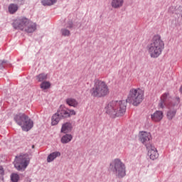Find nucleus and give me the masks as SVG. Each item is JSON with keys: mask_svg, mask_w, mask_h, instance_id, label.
Wrapping results in <instances>:
<instances>
[{"mask_svg": "<svg viewBox=\"0 0 182 182\" xmlns=\"http://www.w3.org/2000/svg\"><path fill=\"white\" fill-rule=\"evenodd\" d=\"M72 139H73L72 134H66L65 135L62 136L61 143H63V144H66L68 143H70V141H72Z\"/></svg>", "mask_w": 182, "mask_h": 182, "instance_id": "obj_19", "label": "nucleus"}, {"mask_svg": "<svg viewBox=\"0 0 182 182\" xmlns=\"http://www.w3.org/2000/svg\"><path fill=\"white\" fill-rule=\"evenodd\" d=\"M32 149H35V145H33V146H32Z\"/></svg>", "mask_w": 182, "mask_h": 182, "instance_id": "obj_31", "label": "nucleus"}, {"mask_svg": "<svg viewBox=\"0 0 182 182\" xmlns=\"http://www.w3.org/2000/svg\"><path fill=\"white\" fill-rule=\"evenodd\" d=\"M73 27V24L72 23H70V25L67 26V28H69L70 29Z\"/></svg>", "mask_w": 182, "mask_h": 182, "instance_id": "obj_29", "label": "nucleus"}, {"mask_svg": "<svg viewBox=\"0 0 182 182\" xmlns=\"http://www.w3.org/2000/svg\"><path fill=\"white\" fill-rule=\"evenodd\" d=\"M66 105L70 106L71 107H77L79 102L75 98L69 97L65 100Z\"/></svg>", "mask_w": 182, "mask_h": 182, "instance_id": "obj_16", "label": "nucleus"}, {"mask_svg": "<svg viewBox=\"0 0 182 182\" xmlns=\"http://www.w3.org/2000/svg\"><path fill=\"white\" fill-rule=\"evenodd\" d=\"M4 63H6V61H0V69H2L4 68Z\"/></svg>", "mask_w": 182, "mask_h": 182, "instance_id": "obj_27", "label": "nucleus"}, {"mask_svg": "<svg viewBox=\"0 0 182 182\" xmlns=\"http://www.w3.org/2000/svg\"><path fill=\"white\" fill-rule=\"evenodd\" d=\"M58 2V0H42L41 4L44 6H51V5H55Z\"/></svg>", "mask_w": 182, "mask_h": 182, "instance_id": "obj_20", "label": "nucleus"}, {"mask_svg": "<svg viewBox=\"0 0 182 182\" xmlns=\"http://www.w3.org/2000/svg\"><path fill=\"white\" fill-rule=\"evenodd\" d=\"M58 113H59L60 117H63L64 119L76 115V112L74 109H69L63 105H60Z\"/></svg>", "mask_w": 182, "mask_h": 182, "instance_id": "obj_10", "label": "nucleus"}, {"mask_svg": "<svg viewBox=\"0 0 182 182\" xmlns=\"http://www.w3.org/2000/svg\"><path fill=\"white\" fill-rule=\"evenodd\" d=\"M72 132V124L70 122H65L61 127V133H70Z\"/></svg>", "mask_w": 182, "mask_h": 182, "instance_id": "obj_15", "label": "nucleus"}, {"mask_svg": "<svg viewBox=\"0 0 182 182\" xmlns=\"http://www.w3.org/2000/svg\"><path fill=\"white\" fill-rule=\"evenodd\" d=\"M36 79L38 82H43L48 79V74L41 73L36 77Z\"/></svg>", "mask_w": 182, "mask_h": 182, "instance_id": "obj_22", "label": "nucleus"}, {"mask_svg": "<svg viewBox=\"0 0 182 182\" xmlns=\"http://www.w3.org/2000/svg\"><path fill=\"white\" fill-rule=\"evenodd\" d=\"M180 92L182 93V85L180 87Z\"/></svg>", "mask_w": 182, "mask_h": 182, "instance_id": "obj_30", "label": "nucleus"}, {"mask_svg": "<svg viewBox=\"0 0 182 182\" xmlns=\"http://www.w3.org/2000/svg\"><path fill=\"white\" fill-rule=\"evenodd\" d=\"M61 33L63 36H69L70 31L66 28H63L61 30Z\"/></svg>", "mask_w": 182, "mask_h": 182, "instance_id": "obj_26", "label": "nucleus"}, {"mask_svg": "<svg viewBox=\"0 0 182 182\" xmlns=\"http://www.w3.org/2000/svg\"><path fill=\"white\" fill-rule=\"evenodd\" d=\"M144 100V92L140 88H132L126 100L127 103H130L133 106H139Z\"/></svg>", "mask_w": 182, "mask_h": 182, "instance_id": "obj_6", "label": "nucleus"}, {"mask_svg": "<svg viewBox=\"0 0 182 182\" xmlns=\"http://www.w3.org/2000/svg\"><path fill=\"white\" fill-rule=\"evenodd\" d=\"M126 102L112 100L105 105V112L112 117H119L126 113Z\"/></svg>", "mask_w": 182, "mask_h": 182, "instance_id": "obj_1", "label": "nucleus"}, {"mask_svg": "<svg viewBox=\"0 0 182 182\" xmlns=\"http://www.w3.org/2000/svg\"><path fill=\"white\" fill-rule=\"evenodd\" d=\"M14 29H18L27 33H32L36 31V23L32 22L26 17H20L13 22Z\"/></svg>", "mask_w": 182, "mask_h": 182, "instance_id": "obj_3", "label": "nucleus"}, {"mask_svg": "<svg viewBox=\"0 0 182 182\" xmlns=\"http://www.w3.org/2000/svg\"><path fill=\"white\" fill-rule=\"evenodd\" d=\"M28 164H29V158L26 155H21L16 157V160L14 161V166L16 170H25L26 167H28Z\"/></svg>", "mask_w": 182, "mask_h": 182, "instance_id": "obj_9", "label": "nucleus"}, {"mask_svg": "<svg viewBox=\"0 0 182 182\" xmlns=\"http://www.w3.org/2000/svg\"><path fill=\"white\" fill-rule=\"evenodd\" d=\"M171 96H170L169 92H164L161 96L160 102L158 105L159 109H164L168 107V109H177L180 106L181 100L178 97H176L173 101H170Z\"/></svg>", "mask_w": 182, "mask_h": 182, "instance_id": "obj_5", "label": "nucleus"}, {"mask_svg": "<svg viewBox=\"0 0 182 182\" xmlns=\"http://www.w3.org/2000/svg\"><path fill=\"white\" fill-rule=\"evenodd\" d=\"M11 180L13 182H18V181H19V175H18V173H12L11 175Z\"/></svg>", "mask_w": 182, "mask_h": 182, "instance_id": "obj_25", "label": "nucleus"}, {"mask_svg": "<svg viewBox=\"0 0 182 182\" xmlns=\"http://www.w3.org/2000/svg\"><path fill=\"white\" fill-rule=\"evenodd\" d=\"M164 117V115L163 114V112L156 111L151 115V119L153 122H161Z\"/></svg>", "mask_w": 182, "mask_h": 182, "instance_id": "obj_13", "label": "nucleus"}, {"mask_svg": "<svg viewBox=\"0 0 182 182\" xmlns=\"http://www.w3.org/2000/svg\"><path fill=\"white\" fill-rule=\"evenodd\" d=\"M163 49H164V41L161 40V37L159 35L154 36L151 43L147 46L149 55L154 59L161 55Z\"/></svg>", "mask_w": 182, "mask_h": 182, "instance_id": "obj_2", "label": "nucleus"}, {"mask_svg": "<svg viewBox=\"0 0 182 182\" xmlns=\"http://www.w3.org/2000/svg\"><path fill=\"white\" fill-rule=\"evenodd\" d=\"M40 87L43 90H46L49 89V87H50V82L49 81H44L41 82V84L40 85Z\"/></svg>", "mask_w": 182, "mask_h": 182, "instance_id": "obj_24", "label": "nucleus"}, {"mask_svg": "<svg viewBox=\"0 0 182 182\" xmlns=\"http://www.w3.org/2000/svg\"><path fill=\"white\" fill-rule=\"evenodd\" d=\"M110 5L113 9H120L124 5V0H111Z\"/></svg>", "mask_w": 182, "mask_h": 182, "instance_id": "obj_14", "label": "nucleus"}, {"mask_svg": "<svg viewBox=\"0 0 182 182\" xmlns=\"http://www.w3.org/2000/svg\"><path fill=\"white\" fill-rule=\"evenodd\" d=\"M118 177H124L126 176V166L120 159H114L110 164Z\"/></svg>", "mask_w": 182, "mask_h": 182, "instance_id": "obj_8", "label": "nucleus"}, {"mask_svg": "<svg viewBox=\"0 0 182 182\" xmlns=\"http://www.w3.org/2000/svg\"><path fill=\"white\" fill-rule=\"evenodd\" d=\"M14 120L22 127L24 132H29L31 127H33V122L29 119V117L25 114H18L14 117Z\"/></svg>", "mask_w": 182, "mask_h": 182, "instance_id": "obj_7", "label": "nucleus"}, {"mask_svg": "<svg viewBox=\"0 0 182 182\" xmlns=\"http://www.w3.org/2000/svg\"><path fill=\"white\" fill-rule=\"evenodd\" d=\"M4 168L2 166H0V176H4Z\"/></svg>", "mask_w": 182, "mask_h": 182, "instance_id": "obj_28", "label": "nucleus"}, {"mask_svg": "<svg viewBox=\"0 0 182 182\" xmlns=\"http://www.w3.org/2000/svg\"><path fill=\"white\" fill-rule=\"evenodd\" d=\"M109 86L106 82L95 80L94 82V85L90 90V95L92 97H105L109 95Z\"/></svg>", "mask_w": 182, "mask_h": 182, "instance_id": "obj_4", "label": "nucleus"}, {"mask_svg": "<svg viewBox=\"0 0 182 182\" xmlns=\"http://www.w3.org/2000/svg\"><path fill=\"white\" fill-rule=\"evenodd\" d=\"M146 149L148 150V156H149L151 160L159 159V152H157V149L152 144L146 146Z\"/></svg>", "mask_w": 182, "mask_h": 182, "instance_id": "obj_12", "label": "nucleus"}, {"mask_svg": "<svg viewBox=\"0 0 182 182\" xmlns=\"http://www.w3.org/2000/svg\"><path fill=\"white\" fill-rule=\"evenodd\" d=\"M139 139L141 143L144 144L146 147L149 145H151V144H150V141L151 140V134H150V133L141 131L139 132Z\"/></svg>", "mask_w": 182, "mask_h": 182, "instance_id": "obj_11", "label": "nucleus"}, {"mask_svg": "<svg viewBox=\"0 0 182 182\" xmlns=\"http://www.w3.org/2000/svg\"><path fill=\"white\" fill-rule=\"evenodd\" d=\"M60 152L59 151H55L50 154L47 158V161L48 163H50L51 161H53L56 157H60Z\"/></svg>", "mask_w": 182, "mask_h": 182, "instance_id": "obj_18", "label": "nucleus"}, {"mask_svg": "<svg viewBox=\"0 0 182 182\" xmlns=\"http://www.w3.org/2000/svg\"><path fill=\"white\" fill-rule=\"evenodd\" d=\"M16 11H18V5L15 4H11L9 6V12L10 14H15V12H16Z\"/></svg>", "mask_w": 182, "mask_h": 182, "instance_id": "obj_23", "label": "nucleus"}, {"mask_svg": "<svg viewBox=\"0 0 182 182\" xmlns=\"http://www.w3.org/2000/svg\"><path fill=\"white\" fill-rule=\"evenodd\" d=\"M176 113H177V109H170L167 112V118L168 119V120H173V118L176 116Z\"/></svg>", "mask_w": 182, "mask_h": 182, "instance_id": "obj_21", "label": "nucleus"}, {"mask_svg": "<svg viewBox=\"0 0 182 182\" xmlns=\"http://www.w3.org/2000/svg\"><path fill=\"white\" fill-rule=\"evenodd\" d=\"M60 115L59 114L58 112L55 113V114L53 115L52 119H51V124L52 126H56L59 122H60Z\"/></svg>", "mask_w": 182, "mask_h": 182, "instance_id": "obj_17", "label": "nucleus"}]
</instances>
